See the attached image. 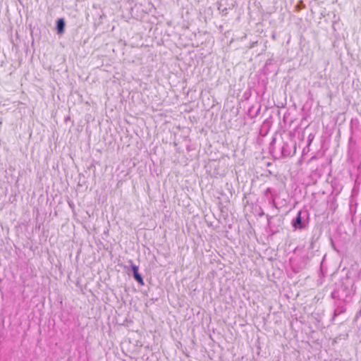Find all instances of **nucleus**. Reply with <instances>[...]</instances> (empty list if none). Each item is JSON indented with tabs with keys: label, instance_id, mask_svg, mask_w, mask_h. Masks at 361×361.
Returning <instances> with one entry per match:
<instances>
[{
	"label": "nucleus",
	"instance_id": "obj_1",
	"mask_svg": "<svg viewBox=\"0 0 361 361\" xmlns=\"http://www.w3.org/2000/svg\"><path fill=\"white\" fill-rule=\"evenodd\" d=\"M130 264L131 269L133 272L134 279L140 284L144 285L143 279L141 275L138 273V267L133 263L132 260L129 261Z\"/></svg>",
	"mask_w": 361,
	"mask_h": 361
},
{
	"label": "nucleus",
	"instance_id": "obj_2",
	"mask_svg": "<svg viewBox=\"0 0 361 361\" xmlns=\"http://www.w3.org/2000/svg\"><path fill=\"white\" fill-rule=\"evenodd\" d=\"M292 225L295 228H302L301 212H298L297 216L293 220Z\"/></svg>",
	"mask_w": 361,
	"mask_h": 361
},
{
	"label": "nucleus",
	"instance_id": "obj_3",
	"mask_svg": "<svg viewBox=\"0 0 361 361\" xmlns=\"http://www.w3.org/2000/svg\"><path fill=\"white\" fill-rule=\"evenodd\" d=\"M65 23L63 19H59L57 21V31L58 33L61 35L64 32Z\"/></svg>",
	"mask_w": 361,
	"mask_h": 361
}]
</instances>
